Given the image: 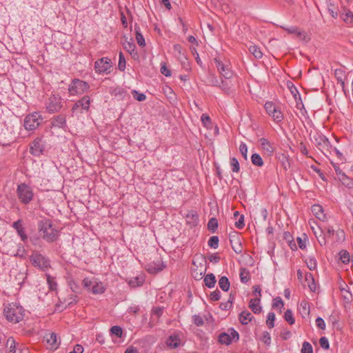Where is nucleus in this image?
<instances>
[{"label": "nucleus", "mask_w": 353, "mask_h": 353, "mask_svg": "<svg viewBox=\"0 0 353 353\" xmlns=\"http://www.w3.org/2000/svg\"><path fill=\"white\" fill-rule=\"evenodd\" d=\"M38 232L39 236L46 242L52 243L57 240L58 230L53 227L52 222L48 218H43L38 221Z\"/></svg>", "instance_id": "1"}, {"label": "nucleus", "mask_w": 353, "mask_h": 353, "mask_svg": "<svg viewBox=\"0 0 353 353\" xmlns=\"http://www.w3.org/2000/svg\"><path fill=\"white\" fill-rule=\"evenodd\" d=\"M24 312L23 307L16 303H8L3 309V314L6 319L13 323H19L23 320Z\"/></svg>", "instance_id": "2"}, {"label": "nucleus", "mask_w": 353, "mask_h": 353, "mask_svg": "<svg viewBox=\"0 0 353 353\" xmlns=\"http://www.w3.org/2000/svg\"><path fill=\"white\" fill-rule=\"evenodd\" d=\"M16 192L19 201L23 205L30 203L34 199V194L33 189L26 183L19 184Z\"/></svg>", "instance_id": "3"}, {"label": "nucleus", "mask_w": 353, "mask_h": 353, "mask_svg": "<svg viewBox=\"0 0 353 353\" xmlns=\"http://www.w3.org/2000/svg\"><path fill=\"white\" fill-rule=\"evenodd\" d=\"M213 61L222 77L225 79H230L232 77L233 72L228 60H222L221 57H215L213 59Z\"/></svg>", "instance_id": "4"}, {"label": "nucleus", "mask_w": 353, "mask_h": 353, "mask_svg": "<svg viewBox=\"0 0 353 353\" xmlns=\"http://www.w3.org/2000/svg\"><path fill=\"white\" fill-rule=\"evenodd\" d=\"M90 89V85L79 79H74L72 80L68 87V92L70 95H80L87 92Z\"/></svg>", "instance_id": "5"}, {"label": "nucleus", "mask_w": 353, "mask_h": 353, "mask_svg": "<svg viewBox=\"0 0 353 353\" xmlns=\"http://www.w3.org/2000/svg\"><path fill=\"white\" fill-rule=\"evenodd\" d=\"M46 108L50 114L59 112L62 108V99L59 94H51L46 101Z\"/></svg>", "instance_id": "6"}, {"label": "nucleus", "mask_w": 353, "mask_h": 353, "mask_svg": "<svg viewBox=\"0 0 353 353\" xmlns=\"http://www.w3.org/2000/svg\"><path fill=\"white\" fill-rule=\"evenodd\" d=\"M264 108L275 123H279L282 122L284 119L283 114L275 103L272 101H267L264 105Z\"/></svg>", "instance_id": "7"}, {"label": "nucleus", "mask_w": 353, "mask_h": 353, "mask_svg": "<svg viewBox=\"0 0 353 353\" xmlns=\"http://www.w3.org/2000/svg\"><path fill=\"white\" fill-rule=\"evenodd\" d=\"M42 120L43 117L39 112H34L25 117L23 126L26 130H34L41 124Z\"/></svg>", "instance_id": "8"}, {"label": "nucleus", "mask_w": 353, "mask_h": 353, "mask_svg": "<svg viewBox=\"0 0 353 353\" xmlns=\"http://www.w3.org/2000/svg\"><path fill=\"white\" fill-rule=\"evenodd\" d=\"M30 261L34 267L39 268L43 271L48 270L50 267V260L37 252L32 254Z\"/></svg>", "instance_id": "9"}, {"label": "nucleus", "mask_w": 353, "mask_h": 353, "mask_svg": "<svg viewBox=\"0 0 353 353\" xmlns=\"http://www.w3.org/2000/svg\"><path fill=\"white\" fill-rule=\"evenodd\" d=\"M228 332H222L218 336V341L222 345H229L232 342H236L239 339V334L234 328L228 330Z\"/></svg>", "instance_id": "10"}, {"label": "nucleus", "mask_w": 353, "mask_h": 353, "mask_svg": "<svg viewBox=\"0 0 353 353\" xmlns=\"http://www.w3.org/2000/svg\"><path fill=\"white\" fill-rule=\"evenodd\" d=\"M45 149V141L41 137L35 138L30 144V152L34 157H40L42 155Z\"/></svg>", "instance_id": "11"}, {"label": "nucleus", "mask_w": 353, "mask_h": 353, "mask_svg": "<svg viewBox=\"0 0 353 353\" xmlns=\"http://www.w3.org/2000/svg\"><path fill=\"white\" fill-rule=\"evenodd\" d=\"M112 66V61L108 57L99 59L94 63V70L98 74L110 73L109 70Z\"/></svg>", "instance_id": "12"}, {"label": "nucleus", "mask_w": 353, "mask_h": 353, "mask_svg": "<svg viewBox=\"0 0 353 353\" xmlns=\"http://www.w3.org/2000/svg\"><path fill=\"white\" fill-rule=\"evenodd\" d=\"M229 239L231 247L236 254H241L243 252V245L239 234L235 231L229 234Z\"/></svg>", "instance_id": "13"}, {"label": "nucleus", "mask_w": 353, "mask_h": 353, "mask_svg": "<svg viewBox=\"0 0 353 353\" xmlns=\"http://www.w3.org/2000/svg\"><path fill=\"white\" fill-rule=\"evenodd\" d=\"M90 98L89 96L85 95L81 99L78 100L72 107V112L73 113L76 112H82L83 110L88 111L90 105Z\"/></svg>", "instance_id": "14"}, {"label": "nucleus", "mask_w": 353, "mask_h": 353, "mask_svg": "<svg viewBox=\"0 0 353 353\" xmlns=\"http://www.w3.org/2000/svg\"><path fill=\"white\" fill-rule=\"evenodd\" d=\"M314 144L316 148L325 154V151H328L330 147V143L328 139L323 134H317L314 137Z\"/></svg>", "instance_id": "15"}, {"label": "nucleus", "mask_w": 353, "mask_h": 353, "mask_svg": "<svg viewBox=\"0 0 353 353\" xmlns=\"http://www.w3.org/2000/svg\"><path fill=\"white\" fill-rule=\"evenodd\" d=\"M12 227L16 230L17 234L20 236L21 240L26 243L28 241V238L23 225V220L18 219L17 221H14L12 223Z\"/></svg>", "instance_id": "16"}, {"label": "nucleus", "mask_w": 353, "mask_h": 353, "mask_svg": "<svg viewBox=\"0 0 353 353\" xmlns=\"http://www.w3.org/2000/svg\"><path fill=\"white\" fill-rule=\"evenodd\" d=\"M52 128L65 129L67 128L66 117L63 114L53 117L50 121Z\"/></svg>", "instance_id": "17"}, {"label": "nucleus", "mask_w": 353, "mask_h": 353, "mask_svg": "<svg viewBox=\"0 0 353 353\" xmlns=\"http://www.w3.org/2000/svg\"><path fill=\"white\" fill-rule=\"evenodd\" d=\"M165 268V265L162 261L153 262L148 264L146 270L150 274H157L162 271Z\"/></svg>", "instance_id": "18"}, {"label": "nucleus", "mask_w": 353, "mask_h": 353, "mask_svg": "<svg viewBox=\"0 0 353 353\" xmlns=\"http://www.w3.org/2000/svg\"><path fill=\"white\" fill-rule=\"evenodd\" d=\"M165 343L170 348L176 349L181 345V339L178 334H174L167 339Z\"/></svg>", "instance_id": "19"}, {"label": "nucleus", "mask_w": 353, "mask_h": 353, "mask_svg": "<svg viewBox=\"0 0 353 353\" xmlns=\"http://www.w3.org/2000/svg\"><path fill=\"white\" fill-rule=\"evenodd\" d=\"M313 214L319 220L325 221L327 219L325 214L323 212V208L319 204L313 205L311 208Z\"/></svg>", "instance_id": "20"}, {"label": "nucleus", "mask_w": 353, "mask_h": 353, "mask_svg": "<svg viewBox=\"0 0 353 353\" xmlns=\"http://www.w3.org/2000/svg\"><path fill=\"white\" fill-rule=\"evenodd\" d=\"M259 141L261 148L265 150L269 155H272L274 153V148L267 139L261 138Z\"/></svg>", "instance_id": "21"}, {"label": "nucleus", "mask_w": 353, "mask_h": 353, "mask_svg": "<svg viewBox=\"0 0 353 353\" xmlns=\"http://www.w3.org/2000/svg\"><path fill=\"white\" fill-rule=\"evenodd\" d=\"M145 282V276L143 274H141L135 277H132L128 281V285L131 288H137L141 287L143 285Z\"/></svg>", "instance_id": "22"}, {"label": "nucleus", "mask_w": 353, "mask_h": 353, "mask_svg": "<svg viewBox=\"0 0 353 353\" xmlns=\"http://www.w3.org/2000/svg\"><path fill=\"white\" fill-rule=\"evenodd\" d=\"M340 17L346 24H353V13L350 10L344 8L341 12Z\"/></svg>", "instance_id": "23"}, {"label": "nucleus", "mask_w": 353, "mask_h": 353, "mask_svg": "<svg viewBox=\"0 0 353 353\" xmlns=\"http://www.w3.org/2000/svg\"><path fill=\"white\" fill-rule=\"evenodd\" d=\"M254 316L248 310L241 312L239 315V320L243 325H248L254 319Z\"/></svg>", "instance_id": "24"}, {"label": "nucleus", "mask_w": 353, "mask_h": 353, "mask_svg": "<svg viewBox=\"0 0 353 353\" xmlns=\"http://www.w3.org/2000/svg\"><path fill=\"white\" fill-rule=\"evenodd\" d=\"M46 341L51 348L57 349L60 345V341H58V336L57 334L52 332L46 336Z\"/></svg>", "instance_id": "25"}, {"label": "nucleus", "mask_w": 353, "mask_h": 353, "mask_svg": "<svg viewBox=\"0 0 353 353\" xmlns=\"http://www.w3.org/2000/svg\"><path fill=\"white\" fill-rule=\"evenodd\" d=\"M299 311L303 318L308 317L310 313V304L307 301H302L299 307Z\"/></svg>", "instance_id": "26"}, {"label": "nucleus", "mask_w": 353, "mask_h": 353, "mask_svg": "<svg viewBox=\"0 0 353 353\" xmlns=\"http://www.w3.org/2000/svg\"><path fill=\"white\" fill-rule=\"evenodd\" d=\"M260 298H255L250 300L249 307L254 314H259L261 312V307L259 305Z\"/></svg>", "instance_id": "27"}, {"label": "nucleus", "mask_w": 353, "mask_h": 353, "mask_svg": "<svg viewBox=\"0 0 353 353\" xmlns=\"http://www.w3.org/2000/svg\"><path fill=\"white\" fill-rule=\"evenodd\" d=\"M278 159L285 170H288L290 168V157L288 154L285 153L279 154Z\"/></svg>", "instance_id": "28"}, {"label": "nucleus", "mask_w": 353, "mask_h": 353, "mask_svg": "<svg viewBox=\"0 0 353 353\" xmlns=\"http://www.w3.org/2000/svg\"><path fill=\"white\" fill-rule=\"evenodd\" d=\"M18 344L12 336L8 337L6 343L7 353H13L14 350H17Z\"/></svg>", "instance_id": "29"}, {"label": "nucleus", "mask_w": 353, "mask_h": 353, "mask_svg": "<svg viewBox=\"0 0 353 353\" xmlns=\"http://www.w3.org/2000/svg\"><path fill=\"white\" fill-rule=\"evenodd\" d=\"M105 288L102 282H94L90 291L94 294H101L105 292Z\"/></svg>", "instance_id": "30"}, {"label": "nucleus", "mask_w": 353, "mask_h": 353, "mask_svg": "<svg viewBox=\"0 0 353 353\" xmlns=\"http://www.w3.org/2000/svg\"><path fill=\"white\" fill-rule=\"evenodd\" d=\"M134 31L136 34V40L139 46L144 47L145 46V39L141 32L140 28L136 24L134 26Z\"/></svg>", "instance_id": "31"}, {"label": "nucleus", "mask_w": 353, "mask_h": 353, "mask_svg": "<svg viewBox=\"0 0 353 353\" xmlns=\"http://www.w3.org/2000/svg\"><path fill=\"white\" fill-rule=\"evenodd\" d=\"M216 282V277L212 273L207 274L204 278L205 285L209 288H213Z\"/></svg>", "instance_id": "32"}, {"label": "nucleus", "mask_w": 353, "mask_h": 353, "mask_svg": "<svg viewBox=\"0 0 353 353\" xmlns=\"http://www.w3.org/2000/svg\"><path fill=\"white\" fill-rule=\"evenodd\" d=\"M219 285L223 291L228 292L230 287L228 278L225 276H221L219 280Z\"/></svg>", "instance_id": "33"}, {"label": "nucleus", "mask_w": 353, "mask_h": 353, "mask_svg": "<svg viewBox=\"0 0 353 353\" xmlns=\"http://www.w3.org/2000/svg\"><path fill=\"white\" fill-rule=\"evenodd\" d=\"M123 48L125 49L133 57L138 55L136 50V46L133 42L126 41L123 43Z\"/></svg>", "instance_id": "34"}, {"label": "nucleus", "mask_w": 353, "mask_h": 353, "mask_svg": "<svg viewBox=\"0 0 353 353\" xmlns=\"http://www.w3.org/2000/svg\"><path fill=\"white\" fill-rule=\"evenodd\" d=\"M207 85L214 87L219 85V81L214 73L208 72L207 75Z\"/></svg>", "instance_id": "35"}, {"label": "nucleus", "mask_w": 353, "mask_h": 353, "mask_svg": "<svg viewBox=\"0 0 353 353\" xmlns=\"http://www.w3.org/2000/svg\"><path fill=\"white\" fill-rule=\"evenodd\" d=\"M249 51L256 59H261L263 57L260 48L256 45H250Z\"/></svg>", "instance_id": "36"}, {"label": "nucleus", "mask_w": 353, "mask_h": 353, "mask_svg": "<svg viewBox=\"0 0 353 353\" xmlns=\"http://www.w3.org/2000/svg\"><path fill=\"white\" fill-rule=\"evenodd\" d=\"M218 226L219 223L217 219L214 217L210 219L208 223V229L210 232L214 233L217 230Z\"/></svg>", "instance_id": "37"}, {"label": "nucleus", "mask_w": 353, "mask_h": 353, "mask_svg": "<svg viewBox=\"0 0 353 353\" xmlns=\"http://www.w3.org/2000/svg\"><path fill=\"white\" fill-rule=\"evenodd\" d=\"M225 80L221 79V83L219 82V87L222 91H223L225 94H229L231 92V84Z\"/></svg>", "instance_id": "38"}, {"label": "nucleus", "mask_w": 353, "mask_h": 353, "mask_svg": "<svg viewBox=\"0 0 353 353\" xmlns=\"http://www.w3.org/2000/svg\"><path fill=\"white\" fill-rule=\"evenodd\" d=\"M341 183L348 188H353V181L352 179L349 178L345 173H342L341 176L339 177Z\"/></svg>", "instance_id": "39"}, {"label": "nucleus", "mask_w": 353, "mask_h": 353, "mask_svg": "<svg viewBox=\"0 0 353 353\" xmlns=\"http://www.w3.org/2000/svg\"><path fill=\"white\" fill-rule=\"evenodd\" d=\"M251 161L253 165L258 167H261L264 164L263 160L262 159L261 157L257 153H254L252 154Z\"/></svg>", "instance_id": "40"}, {"label": "nucleus", "mask_w": 353, "mask_h": 353, "mask_svg": "<svg viewBox=\"0 0 353 353\" xmlns=\"http://www.w3.org/2000/svg\"><path fill=\"white\" fill-rule=\"evenodd\" d=\"M240 279L241 281L243 283H246L250 280V272L245 268H241Z\"/></svg>", "instance_id": "41"}, {"label": "nucleus", "mask_w": 353, "mask_h": 353, "mask_svg": "<svg viewBox=\"0 0 353 353\" xmlns=\"http://www.w3.org/2000/svg\"><path fill=\"white\" fill-rule=\"evenodd\" d=\"M334 74L338 81V83H340L342 85H343L344 79L345 77L344 71L342 69H336L334 71Z\"/></svg>", "instance_id": "42"}, {"label": "nucleus", "mask_w": 353, "mask_h": 353, "mask_svg": "<svg viewBox=\"0 0 353 353\" xmlns=\"http://www.w3.org/2000/svg\"><path fill=\"white\" fill-rule=\"evenodd\" d=\"M284 319L290 324L293 325L295 323V319L293 316L292 312L290 309H288L284 313Z\"/></svg>", "instance_id": "43"}, {"label": "nucleus", "mask_w": 353, "mask_h": 353, "mask_svg": "<svg viewBox=\"0 0 353 353\" xmlns=\"http://www.w3.org/2000/svg\"><path fill=\"white\" fill-rule=\"evenodd\" d=\"M78 300H79V299L77 295L71 294V295L68 296V297L67 299H65L63 301L64 303H67V306L65 307V308L70 307L72 306L73 305L76 304L77 303Z\"/></svg>", "instance_id": "44"}, {"label": "nucleus", "mask_w": 353, "mask_h": 353, "mask_svg": "<svg viewBox=\"0 0 353 353\" xmlns=\"http://www.w3.org/2000/svg\"><path fill=\"white\" fill-rule=\"evenodd\" d=\"M327 11L332 18L336 19L339 16L337 8L332 3L327 5Z\"/></svg>", "instance_id": "45"}, {"label": "nucleus", "mask_w": 353, "mask_h": 353, "mask_svg": "<svg viewBox=\"0 0 353 353\" xmlns=\"http://www.w3.org/2000/svg\"><path fill=\"white\" fill-rule=\"evenodd\" d=\"M230 164L231 166L232 171L233 172H239L240 170L239 163L236 158L232 157L230 158Z\"/></svg>", "instance_id": "46"}, {"label": "nucleus", "mask_w": 353, "mask_h": 353, "mask_svg": "<svg viewBox=\"0 0 353 353\" xmlns=\"http://www.w3.org/2000/svg\"><path fill=\"white\" fill-rule=\"evenodd\" d=\"M125 59L122 52H119V63H118V69L120 71H124L125 69Z\"/></svg>", "instance_id": "47"}, {"label": "nucleus", "mask_w": 353, "mask_h": 353, "mask_svg": "<svg viewBox=\"0 0 353 353\" xmlns=\"http://www.w3.org/2000/svg\"><path fill=\"white\" fill-rule=\"evenodd\" d=\"M110 332L112 334L115 335L118 338H121L123 334V329L118 325H114L110 328Z\"/></svg>", "instance_id": "48"}, {"label": "nucleus", "mask_w": 353, "mask_h": 353, "mask_svg": "<svg viewBox=\"0 0 353 353\" xmlns=\"http://www.w3.org/2000/svg\"><path fill=\"white\" fill-rule=\"evenodd\" d=\"M202 124L205 128H210L212 125V121L210 116L207 114H203L201 117Z\"/></svg>", "instance_id": "49"}, {"label": "nucleus", "mask_w": 353, "mask_h": 353, "mask_svg": "<svg viewBox=\"0 0 353 353\" xmlns=\"http://www.w3.org/2000/svg\"><path fill=\"white\" fill-rule=\"evenodd\" d=\"M274 320H275V314L272 312H269L268 314L266 324L270 329H272L274 327Z\"/></svg>", "instance_id": "50"}, {"label": "nucleus", "mask_w": 353, "mask_h": 353, "mask_svg": "<svg viewBox=\"0 0 353 353\" xmlns=\"http://www.w3.org/2000/svg\"><path fill=\"white\" fill-rule=\"evenodd\" d=\"M305 263L307 264V267L310 270H314L316 269L317 263H316V260L315 259L314 257H312V256L308 257L306 259Z\"/></svg>", "instance_id": "51"}, {"label": "nucleus", "mask_w": 353, "mask_h": 353, "mask_svg": "<svg viewBox=\"0 0 353 353\" xmlns=\"http://www.w3.org/2000/svg\"><path fill=\"white\" fill-rule=\"evenodd\" d=\"M219 240L217 236H212L209 239L208 244L211 248L216 249L219 246Z\"/></svg>", "instance_id": "52"}, {"label": "nucleus", "mask_w": 353, "mask_h": 353, "mask_svg": "<svg viewBox=\"0 0 353 353\" xmlns=\"http://www.w3.org/2000/svg\"><path fill=\"white\" fill-rule=\"evenodd\" d=\"M47 281L49 285V288L51 291H54L57 288V283L56 282L54 277L50 276V275L47 276Z\"/></svg>", "instance_id": "53"}, {"label": "nucleus", "mask_w": 353, "mask_h": 353, "mask_svg": "<svg viewBox=\"0 0 353 353\" xmlns=\"http://www.w3.org/2000/svg\"><path fill=\"white\" fill-rule=\"evenodd\" d=\"M339 255L342 263L347 264L350 262V254L347 250H341Z\"/></svg>", "instance_id": "54"}, {"label": "nucleus", "mask_w": 353, "mask_h": 353, "mask_svg": "<svg viewBox=\"0 0 353 353\" xmlns=\"http://www.w3.org/2000/svg\"><path fill=\"white\" fill-rule=\"evenodd\" d=\"M283 305L284 303L281 297L277 296L273 299L272 305L273 308H280L281 310Z\"/></svg>", "instance_id": "55"}, {"label": "nucleus", "mask_w": 353, "mask_h": 353, "mask_svg": "<svg viewBox=\"0 0 353 353\" xmlns=\"http://www.w3.org/2000/svg\"><path fill=\"white\" fill-rule=\"evenodd\" d=\"M132 94L133 97L138 101H143L146 99V96L145 94L140 93L137 90H135L132 91Z\"/></svg>", "instance_id": "56"}, {"label": "nucleus", "mask_w": 353, "mask_h": 353, "mask_svg": "<svg viewBox=\"0 0 353 353\" xmlns=\"http://www.w3.org/2000/svg\"><path fill=\"white\" fill-rule=\"evenodd\" d=\"M301 353H313L312 346L309 342H303L301 349Z\"/></svg>", "instance_id": "57"}, {"label": "nucleus", "mask_w": 353, "mask_h": 353, "mask_svg": "<svg viewBox=\"0 0 353 353\" xmlns=\"http://www.w3.org/2000/svg\"><path fill=\"white\" fill-rule=\"evenodd\" d=\"M261 341L269 346L271 343V336L270 333L267 331H264L262 334Z\"/></svg>", "instance_id": "58"}, {"label": "nucleus", "mask_w": 353, "mask_h": 353, "mask_svg": "<svg viewBox=\"0 0 353 353\" xmlns=\"http://www.w3.org/2000/svg\"><path fill=\"white\" fill-rule=\"evenodd\" d=\"M319 343H320L321 347L323 349H324L325 350H327L330 349V343H329L328 339L325 336H322L320 338Z\"/></svg>", "instance_id": "59"}, {"label": "nucleus", "mask_w": 353, "mask_h": 353, "mask_svg": "<svg viewBox=\"0 0 353 353\" xmlns=\"http://www.w3.org/2000/svg\"><path fill=\"white\" fill-rule=\"evenodd\" d=\"M210 299L212 301H216L221 299V292L219 290L212 292L210 294Z\"/></svg>", "instance_id": "60"}, {"label": "nucleus", "mask_w": 353, "mask_h": 353, "mask_svg": "<svg viewBox=\"0 0 353 353\" xmlns=\"http://www.w3.org/2000/svg\"><path fill=\"white\" fill-rule=\"evenodd\" d=\"M193 323L197 326H201L203 325L204 321L200 315L195 314L192 316Z\"/></svg>", "instance_id": "61"}, {"label": "nucleus", "mask_w": 353, "mask_h": 353, "mask_svg": "<svg viewBox=\"0 0 353 353\" xmlns=\"http://www.w3.org/2000/svg\"><path fill=\"white\" fill-rule=\"evenodd\" d=\"M187 218L190 219L192 221V222L194 223H196L197 221H199V216L196 214V212H195L194 211L189 212L187 214Z\"/></svg>", "instance_id": "62"}, {"label": "nucleus", "mask_w": 353, "mask_h": 353, "mask_svg": "<svg viewBox=\"0 0 353 353\" xmlns=\"http://www.w3.org/2000/svg\"><path fill=\"white\" fill-rule=\"evenodd\" d=\"M239 151L241 153L243 158L247 159L248 147L245 143H241L239 146Z\"/></svg>", "instance_id": "63"}, {"label": "nucleus", "mask_w": 353, "mask_h": 353, "mask_svg": "<svg viewBox=\"0 0 353 353\" xmlns=\"http://www.w3.org/2000/svg\"><path fill=\"white\" fill-rule=\"evenodd\" d=\"M315 322H316V325L318 328H319L321 330L325 329V323L321 317H317L316 319Z\"/></svg>", "instance_id": "64"}]
</instances>
